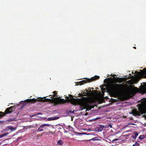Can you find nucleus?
Segmentation results:
<instances>
[{
    "mask_svg": "<svg viewBox=\"0 0 146 146\" xmlns=\"http://www.w3.org/2000/svg\"><path fill=\"white\" fill-rule=\"evenodd\" d=\"M146 105V103L144 105L139 106L138 107V111L134 110L132 112L129 113L130 114H132L135 116H138L141 114H143L146 113V110L145 108V106Z\"/></svg>",
    "mask_w": 146,
    "mask_h": 146,
    "instance_id": "nucleus-1",
    "label": "nucleus"
},
{
    "mask_svg": "<svg viewBox=\"0 0 146 146\" xmlns=\"http://www.w3.org/2000/svg\"><path fill=\"white\" fill-rule=\"evenodd\" d=\"M84 98V100H80L79 104L81 106L84 108H86L90 107V103L87 98Z\"/></svg>",
    "mask_w": 146,
    "mask_h": 146,
    "instance_id": "nucleus-2",
    "label": "nucleus"
},
{
    "mask_svg": "<svg viewBox=\"0 0 146 146\" xmlns=\"http://www.w3.org/2000/svg\"><path fill=\"white\" fill-rule=\"evenodd\" d=\"M40 98H41V100H38L36 99H35V98H33V99H27L26 100H24V101H21L20 102H25V101H26L27 103H34L35 102H36L37 101H44V100H43L42 99L43 98H38L37 99Z\"/></svg>",
    "mask_w": 146,
    "mask_h": 146,
    "instance_id": "nucleus-3",
    "label": "nucleus"
},
{
    "mask_svg": "<svg viewBox=\"0 0 146 146\" xmlns=\"http://www.w3.org/2000/svg\"><path fill=\"white\" fill-rule=\"evenodd\" d=\"M100 77L99 76H95L94 77H93L91 79H88L86 80H83L80 82L79 84L82 85L86 83L87 82H90L92 80H95L98 79Z\"/></svg>",
    "mask_w": 146,
    "mask_h": 146,
    "instance_id": "nucleus-4",
    "label": "nucleus"
},
{
    "mask_svg": "<svg viewBox=\"0 0 146 146\" xmlns=\"http://www.w3.org/2000/svg\"><path fill=\"white\" fill-rule=\"evenodd\" d=\"M12 107H11L6 109L5 111L6 113H5L2 112H0V117L4 116L6 114H8L11 113L12 112Z\"/></svg>",
    "mask_w": 146,
    "mask_h": 146,
    "instance_id": "nucleus-5",
    "label": "nucleus"
},
{
    "mask_svg": "<svg viewBox=\"0 0 146 146\" xmlns=\"http://www.w3.org/2000/svg\"><path fill=\"white\" fill-rule=\"evenodd\" d=\"M136 73L137 74V76L136 79L137 80L138 79L141 78L143 75H146V69H145L144 71L142 72L141 73L138 72H136Z\"/></svg>",
    "mask_w": 146,
    "mask_h": 146,
    "instance_id": "nucleus-6",
    "label": "nucleus"
},
{
    "mask_svg": "<svg viewBox=\"0 0 146 146\" xmlns=\"http://www.w3.org/2000/svg\"><path fill=\"white\" fill-rule=\"evenodd\" d=\"M56 102L57 104H62L64 103L63 99H60L58 97L56 98Z\"/></svg>",
    "mask_w": 146,
    "mask_h": 146,
    "instance_id": "nucleus-7",
    "label": "nucleus"
},
{
    "mask_svg": "<svg viewBox=\"0 0 146 146\" xmlns=\"http://www.w3.org/2000/svg\"><path fill=\"white\" fill-rule=\"evenodd\" d=\"M105 128V127L104 125H100L99 127H97L96 129L97 131L98 132H101Z\"/></svg>",
    "mask_w": 146,
    "mask_h": 146,
    "instance_id": "nucleus-8",
    "label": "nucleus"
},
{
    "mask_svg": "<svg viewBox=\"0 0 146 146\" xmlns=\"http://www.w3.org/2000/svg\"><path fill=\"white\" fill-rule=\"evenodd\" d=\"M69 96H70V97H67V96H66L65 97V98L66 99H64V103L66 102H71V101L72 100L71 97H72V95H70Z\"/></svg>",
    "mask_w": 146,
    "mask_h": 146,
    "instance_id": "nucleus-9",
    "label": "nucleus"
},
{
    "mask_svg": "<svg viewBox=\"0 0 146 146\" xmlns=\"http://www.w3.org/2000/svg\"><path fill=\"white\" fill-rule=\"evenodd\" d=\"M50 125H51L50 124H42L40 126V128H42L43 129V130L44 129L45 130V129H46V126L48 127Z\"/></svg>",
    "mask_w": 146,
    "mask_h": 146,
    "instance_id": "nucleus-10",
    "label": "nucleus"
},
{
    "mask_svg": "<svg viewBox=\"0 0 146 146\" xmlns=\"http://www.w3.org/2000/svg\"><path fill=\"white\" fill-rule=\"evenodd\" d=\"M59 118V117L58 116H55L52 117H49L48 118L47 120L48 121H52L56 120Z\"/></svg>",
    "mask_w": 146,
    "mask_h": 146,
    "instance_id": "nucleus-11",
    "label": "nucleus"
},
{
    "mask_svg": "<svg viewBox=\"0 0 146 146\" xmlns=\"http://www.w3.org/2000/svg\"><path fill=\"white\" fill-rule=\"evenodd\" d=\"M134 133V135H132V137L133 139H135L138 136V133H137V132H135Z\"/></svg>",
    "mask_w": 146,
    "mask_h": 146,
    "instance_id": "nucleus-12",
    "label": "nucleus"
},
{
    "mask_svg": "<svg viewBox=\"0 0 146 146\" xmlns=\"http://www.w3.org/2000/svg\"><path fill=\"white\" fill-rule=\"evenodd\" d=\"M53 93L54 94H53L52 96L51 95H50V96H50V98H52V96H53L54 97H55V96H57V91H54L53 92Z\"/></svg>",
    "mask_w": 146,
    "mask_h": 146,
    "instance_id": "nucleus-13",
    "label": "nucleus"
},
{
    "mask_svg": "<svg viewBox=\"0 0 146 146\" xmlns=\"http://www.w3.org/2000/svg\"><path fill=\"white\" fill-rule=\"evenodd\" d=\"M7 128L8 129L11 130L12 131L15 130L16 129L15 128L12 126H9Z\"/></svg>",
    "mask_w": 146,
    "mask_h": 146,
    "instance_id": "nucleus-14",
    "label": "nucleus"
},
{
    "mask_svg": "<svg viewBox=\"0 0 146 146\" xmlns=\"http://www.w3.org/2000/svg\"><path fill=\"white\" fill-rule=\"evenodd\" d=\"M131 90L134 92H136L137 90V88L136 87H133L131 86Z\"/></svg>",
    "mask_w": 146,
    "mask_h": 146,
    "instance_id": "nucleus-15",
    "label": "nucleus"
},
{
    "mask_svg": "<svg viewBox=\"0 0 146 146\" xmlns=\"http://www.w3.org/2000/svg\"><path fill=\"white\" fill-rule=\"evenodd\" d=\"M17 120L16 118L15 117L12 118H10L8 119L7 120V121H15Z\"/></svg>",
    "mask_w": 146,
    "mask_h": 146,
    "instance_id": "nucleus-16",
    "label": "nucleus"
},
{
    "mask_svg": "<svg viewBox=\"0 0 146 146\" xmlns=\"http://www.w3.org/2000/svg\"><path fill=\"white\" fill-rule=\"evenodd\" d=\"M43 130V129L40 127V126L38 128L37 130L36 131L37 132H38L39 131H42Z\"/></svg>",
    "mask_w": 146,
    "mask_h": 146,
    "instance_id": "nucleus-17",
    "label": "nucleus"
},
{
    "mask_svg": "<svg viewBox=\"0 0 146 146\" xmlns=\"http://www.w3.org/2000/svg\"><path fill=\"white\" fill-rule=\"evenodd\" d=\"M112 95L115 97H116L117 96V92L115 91H113L112 92Z\"/></svg>",
    "mask_w": 146,
    "mask_h": 146,
    "instance_id": "nucleus-18",
    "label": "nucleus"
},
{
    "mask_svg": "<svg viewBox=\"0 0 146 146\" xmlns=\"http://www.w3.org/2000/svg\"><path fill=\"white\" fill-rule=\"evenodd\" d=\"M74 111L72 112L71 111H69L68 112H66V113H67V116L70 115V114L73 113Z\"/></svg>",
    "mask_w": 146,
    "mask_h": 146,
    "instance_id": "nucleus-19",
    "label": "nucleus"
},
{
    "mask_svg": "<svg viewBox=\"0 0 146 146\" xmlns=\"http://www.w3.org/2000/svg\"><path fill=\"white\" fill-rule=\"evenodd\" d=\"M58 145H61L63 143V142L62 141L59 140L57 142Z\"/></svg>",
    "mask_w": 146,
    "mask_h": 146,
    "instance_id": "nucleus-20",
    "label": "nucleus"
},
{
    "mask_svg": "<svg viewBox=\"0 0 146 146\" xmlns=\"http://www.w3.org/2000/svg\"><path fill=\"white\" fill-rule=\"evenodd\" d=\"M98 140V139H97L96 138V137H94V138H92L90 140H92L93 141H95L96 140Z\"/></svg>",
    "mask_w": 146,
    "mask_h": 146,
    "instance_id": "nucleus-21",
    "label": "nucleus"
},
{
    "mask_svg": "<svg viewBox=\"0 0 146 146\" xmlns=\"http://www.w3.org/2000/svg\"><path fill=\"white\" fill-rule=\"evenodd\" d=\"M139 144L137 142H136L135 144H133V145L132 146H139Z\"/></svg>",
    "mask_w": 146,
    "mask_h": 146,
    "instance_id": "nucleus-22",
    "label": "nucleus"
},
{
    "mask_svg": "<svg viewBox=\"0 0 146 146\" xmlns=\"http://www.w3.org/2000/svg\"><path fill=\"white\" fill-rule=\"evenodd\" d=\"M144 136L143 135H141L139 137V139H142L144 138Z\"/></svg>",
    "mask_w": 146,
    "mask_h": 146,
    "instance_id": "nucleus-23",
    "label": "nucleus"
},
{
    "mask_svg": "<svg viewBox=\"0 0 146 146\" xmlns=\"http://www.w3.org/2000/svg\"><path fill=\"white\" fill-rule=\"evenodd\" d=\"M5 136V135L4 133L0 135V138L3 137Z\"/></svg>",
    "mask_w": 146,
    "mask_h": 146,
    "instance_id": "nucleus-24",
    "label": "nucleus"
},
{
    "mask_svg": "<svg viewBox=\"0 0 146 146\" xmlns=\"http://www.w3.org/2000/svg\"><path fill=\"white\" fill-rule=\"evenodd\" d=\"M51 133L52 134H53L54 133L52 132V131H50L48 132V133L46 134L47 135H49V133Z\"/></svg>",
    "mask_w": 146,
    "mask_h": 146,
    "instance_id": "nucleus-25",
    "label": "nucleus"
},
{
    "mask_svg": "<svg viewBox=\"0 0 146 146\" xmlns=\"http://www.w3.org/2000/svg\"><path fill=\"white\" fill-rule=\"evenodd\" d=\"M22 138V137H18V138L17 139V141H19V140L20 139H21V138Z\"/></svg>",
    "mask_w": 146,
    "mask_h": 146,
    "instance_id": "nucleus-26",
    "label": "nucleus"
},
{
    "mask_svg": "<svg viewBox=\"0 0 146 146\" xmlns=\"http://www.w3.org/2000/svg\"><path fill=\"white\" fill-rule=\"evenodd\" d=\"M107 141L109 143H111L112 142L111 141L110 139H108Z\"/></svg>",
    "mask_w": 146,
    "mask_h": 146,
    "instance_id": "nucleus-27",
    "label": "nucleus"
},
{
    "mask_svg": "<svg viewBox=\"0 0 146 146\" xmlns=\"http://www.w3.org/2000/svg\"><path fill=\"white\" fill-rule=\"evenodd\" d=\"M4 122V121H0V124H2Z\"/></svg>",
    "mask_w": 146,
    "mask_h": 146,
    "instance_id": "nucleus-28",
    "label": "nucleus"
},
{
    "mask_svg": "<svg viewBox=\"0 0 146 146\" xmlns=\"http://www.w3.org/2000/svg\"><path fill=\"white\" fill-rule=\"evenodd\" d=\"M42 115V113H38L36 114V115Z\"/></svg>",
    "mask_w": 146,
    "mask_h": 146,
    "instance_id": "nucleus-29",
    "label": "nucleus"
},
{
    "mask_svg": "<svg viewBox=\"0 0 146 146\" xmlns=\"http://www.w3.org/2000/svg\"><path fill=\"white\" fill-rule=\"evenodd\" d=\"M77 134H78L79 135H82V134H84V133H77Z\"/></svg>",
    "mask_w": 146,
    "mask_h": 146,
    "instance_id": "nucleus-30",
    "label": "nucleus"
},
{
    "mask_svg": "<svg viewBox=\"0 0 146 146\" xmlns=\"http://www.w3.org/2000/svg\"><path fill=\"white\" fill-rule=\"evenodd\" d=\"M4 134H5V136H6V135L9 134V133H4Z\"/></svg>",
    "mask_w": 146,
    "mask_h": 146,
    "instance_id": "nucleus-31",
    "label": "nucleus"
},
{
    "mask_svg": "<svg viewBox=\"0 0 146 146\" xmlns=\"http://www.w3.org/2000/svg\"><path fill=\"white\" fill-rule=\"evenodd\" d=\"M115 140H114V139H113V140L112 141V143H114V142H115Z\"/></svg>",
    "mask_w": 146,
    "mask_h": 146,
    "instance_id": "nucleus-32",
    "label": "nucleus"
},
{
    "mask_svg": "<svg viewBox=\"0 0 146 146\" xmlns=\"http://www.w3.org/2000/svg\"><path fill=\"white\" fill-rule=\"evenodd\" d=\"M114 140H115V141H116L117 140H118V139H114Z\"/></svg>",
    "mask_w": 146,
    "mask_h": 146,
    "instance_id": "nucleus-33",
    "label": "nucleus"
},
{
    "mask_svg": "<svg viewBox=\"0 0 146 146\" xmlns=\"http://www.w3.org/2000/svg\"><path fill=\"white\" fill-rule=\"evenodd\" d=\"M109 126L111 127V128L112 127V126L111 125H110Z\"/></svg>",
    "mask_w": 146,
    "mask_h": 146,
    "instance_id": "nucleus-34",
    "label": "nucleus"
},
{
    "mask_svg": "<svg viewBox=\"0 0 146 146\" xmlns=\"http://www.w3.org/2000/svg\"><path fill=\"white\" fill-rule=\"evenodd\" d=\"M133 48H135V49H136V47H134Z\"/></svg>",
    "mask_w": 146,
    "mask_h": 146,
    "instance_id": "nucleus-35",
    "label": "nucleus"
},
{
    "mask_svg": "<svg viewBox=\"0 0 146 146\" xmlns=\"http://www.w3.org/2000/svg\"><path fill=\"white\" fill-rule=\"evenodd\" d=\"M97 118H96L94 120H96V119H97Z\"/></svg>",
    "mask_w": 146,
    "mask_h": 146,
    "instance_id": "nucleus-36",
    "label": "nucleus"
},
{
    "mask_svg": "<svg viewBox=\"0 0 146 146\" xmlns=\"http://www.w3.org/2000/svg\"><path fill=\"white\" fill-rule=\"evenodd\" d=\"M15 135V134H14V135H13V136H14Z\"/></svg>",
    "mask_w": 146,
    "mask_h": 146,
    "instance_id": "nucleus-37",
    "label": "nucleus"
},
{
    "mask_svg": "<svg viewBox=\"0 0 146 146\" xmlns=\"http://www.w3.org/2000/svg\"><path fill=\"white\" fill-rule=\"evenodd\" d=\"M145 78H146V76L145 75Z\"/></svg>",
    "mask_w": 146,
    "mask_h": 146,
    "instance_id": "nucleus-38",
    "label": "nucleus"
},
{
    "mask_svg": "<svg viewBox=\"0 0 146 146\" xmlns=\"http://www.w3.org/2000/svg\"><path fill=\"white\" fill-rule=\"evenodd\" d=\"M145 92L146 93V89L145 90Z\"/></svg>",
    "mask_w": 146,
    "mask_h": 146,
    "instance_id": "nucleus-39",
    "label": "nucleus"
},
{
    "mask_svg": "<svg viewBox=\"0 0 146 146\" xmlns=\"http://www.w3.org/2000/svg\"><path fill=\"white\" fill-rule=\"evenodd\" d=\"M86 92H88V90H86Z\"/></svg>",
    "mask_w": 146,
    "mask_h": 146,
    "instance_id": "nucleus-40",
    "label": "nucleus"
}]
</instances>
